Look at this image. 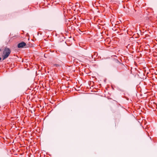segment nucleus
Returning <instances> with one entry per match:
<instances>
[{
	"label": "nucleus",
	"instance_id": "nucleus-1",
	"mask_svg": "<svg viewBox=\"0 0 157 157\" xmlns=\"http://www.w3.org/2000/svg\"><path fill=\"white\" fill-rule=\"evenodd\" d=\"M11 53V51L10 49L6 47L3 51L2 58L3 60L7 58Z\"/></svg>",
	"mask_w": 157,
	"mask_h": 157
},
{
	"label": "nucleus",
	"instance_id": "nucleus-2",
	"mask_svg": "<svg viewBox=\"0 0 157 157\" xmlns=\"http://www.w3.org/2000/svg\"><path fill=\"white\" fill-rule=\"evenodd\" d=\"M26 43L24 42H21V43H19L18 44L17 47L18 48H23L26 45Z\"/></svg>",
	"mask_w": 157,
	"mask_h": 157
},
{
	"label": "nucleus",
	"instance_id": "nucleus-3",
	"mask_svg": "<svg viewBox=\"0 0 157 157\" xmlns=\"http://www.w3.org/2000/svg\"><path fill=\"white\" fill-rule=\"evenodd\" d=\"M54 66H56V67H58L59 66V65L58 64H54Z\"/></svg>",
	"mask_w": 157,
	"mask_h": 157
},
{
	"label": "nucleus",
	"instance_id": "nucleus-4",
	"mask_svg": "<svg viewBox=\"0 0 157 157\" xmlns=\"http://www.w3.org/2000/svg\"><path fill=\"white\" fill-rule=\"evenodd\" d=\"M1 57H0V61L1 60Z\"/></svg>",
	"mask_w": 157,
	"mask_h": 157
},
{
	"label": "nucleus",
	"instance_id": "nucleus-5",
	"mask_svg": "<svg viewBox=\"0 0 157 157\" xmlns=\"http://www.w3.org/2000/svg\"><path fill=\"white\" fill-rule=\"evenodd\" d=\"M1 51V49H0V52Z\"/></svg>",
	"mask_w": 157,
	"mask_h": 157
}]
</instances>
